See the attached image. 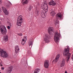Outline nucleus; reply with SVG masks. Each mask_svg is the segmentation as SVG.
Here are the masks:
<instances>
[{
	"label": "nucleus",
	"mask_w": 73,
	"mask_h": 73,
	"mask_svg": "<svg viewBox=\"0 0 73 73\" xmlns=\"http://www.w3.org/2000/svg\"><path fill=\"white\" fill-rule=\"evenodd\" d=\"M69 46H66V48L64 49V50L63 52V54L64 56L65 57V56H68L67 60V61L68 62L69 61V59H70V55H71L70 53L69 52Z\"/></svg>",
	"instance_id": "1"
},
{
	"label": "nucleus",
	"mask_w": 73,
	"mask_h": 73,
	"mask_svg": "<svg viewBox=\"0 0 73 73\" xmlns=\"http://www.w3.org/2000/svg\"><path fill=\"white\" fill-rule=\"evenodd\" d=\"M0 56L4 58H7L8 56V54L5 51L0 48Z\"/></svg>",
	"instance_id": "2"
},
{
	"label": "nucleus",
	"mask_w": 73,
	"mask_h": 73,
	"mask_svg": "<svg viewBox=\"0 0 73 73\" xmlns=\"http://www.w3.org/2000/svg\"><path fill=\"white\" fill-rule=\"evenodd\" d=\"M61 36L60 33L58 32H56L55 35L54 37V40L55 42L56 43L59 42V38L61 37Z\"/></svg>",
	"instance_id": "3"
},
{
	"label": "nucleus",
	"mask_w": 73,
	"mask_h": 73,
	"mask_svg": "<svg viewBox=\"0 0 73 73\" xmlns=\"http://www.w3.org/2000/svg\"><path fill=\"white\" fill-rule=\"evenodd\" d=\"M41 8L44 9V11H45V12H47L48 10V6L46 2H44V4L42 5Z\"/></svg>",
	"instance_id": "4"
},
{
	"label": "nucleus",
	"mask_w": 73,
	"mask_h": 73,
	"mask_svg": "<svg viewBox=\"0 0 73 73\" xmlns=\"http://www.w3.org/2000/svg\"><path fill=\"white\" fill-rule=\"evenodd\" d=\"M0 31L2 34L3 35H5L7 32L6 27L4 25H2L0 28Z\"/></svg>",
	"instance_id": "5"
},
{
	"label": "nucleus",
	"mask_w": 73,
	"mask_h": 73,
	"mask_svg": "<svg viewBox=\"0 0 73 73\" xmlns=\"http://www.w3.org/2000/svg\"><path fill=\"white\" fill-rule=\"evenodd\" d=\"M44 40L46 43L49 42H50V37L48 34H46L44 37Z\"/></svg>",
	"instance_id": "6"
},
{
	"label": "nucleus",
	"mask_w": 73,
	"mask_h": 73,
	"mask_svg": "<svg viewBox=\"0 0 73 73\" xmlns=\"http://www.w3.org/2000/svg\"><path fill=\"white\" fill-rule=\"evenodd\" d=\"M39 5V3H38L37 5L36 6H35V14L36 15H38L40 13V11L39 10V9L38 8V7Z\"/></svg>",
	"instance_id": "7"
},
{
	"label": "nucleus",
	"mask_w": 73,
	"mask_h": 73,
	"mask_svg": "<svg viewBox=\"0 0 73 73\" xmlns=\"http://www.w3.org/2000/svg\"><path fill=\"white\" fill-rule=\"evenodd\" d=\"M62 14L61 13H58L56 15V20L55 21V23H56V24H57V23H59V21H58V20L57 18H60V19H62Z\"/></svg>",
	"instance_id": "8"
},
{
	"label": "nucleus",
	"mask_w": 73,
	"mask_h": 73,
	"mask_svg": "<svg viewBox=\"0 0 73 73\" xmlns=\"http://www.w3.org/2000/svg\"><path fill=\"white\" fill-rule=\"evenodd\" d=\"M8 67L7 69L6 70V72L7 73H11L13 69V67L11 65H9V66Z\"/></svg>",
	"instance_id": "9"
},
{
	"label": "nucleus",
	"mask_w": 73,
	"mask_h": 73,
	"mask_svg": "<svg viewBox=\"0 0 73 73\" xmlns=\"http://www.w3.org/2000/svg\"><path fill=\"white\" fill-rule=\"evenodd\" d=\"M49 66V62L48 60H46L44 61V66L46 68H48Z\"/></svg>",
	"instance_id": "10"
},
{
	"label": "nucleus",
	"mask_w": 73,
	"mask_h": 73,
	"mask_svg": "<svg viewBox=\"0 0 73 73\" xmlns=\"http://www.w3.org/2000/svg\"><path fill=\"white\" fill-rule=\"evenodd\" d=\"M48 32L50 35L53 34V33H54L53 31V27H49L48 28Z\"/></svg>",
	"instance_id": "11"
},
{
	"label": "nucleus",
	"mask_w": 73,
	"mask_h": 73,
	"mask_svg": "<svg viewBox=\"0 0 73 73\" xmlns=\"http://www.w3.org/2000/svg\"><path fill=\"white\" fill-rule=\"evenodd\" d=\"M2 10L4 13L6 15H9V13L8 11H7V9L4 7H2Z\"/></svg>",
	"instance_id": "12"
},
{
	"label": "nucleus",
	"mask_w": 73,
	"mask_h": 73,
	"mask_svg": "<svg viewBox=\"0 0 73 73\" xmlns=\"http://www.w3.org/2000/svg\"><path fill=\"white\" fill-rule=\"evenodd\" d=\"M20 51V48H19V46H17L15 47V52L16 53H18Z\"/></svg>",
	"instance_id": "13"
},
{
	"label": "nucleus",
	"mask_w": 73,
	"mask_h": 73,
	"mask_svg": "<svg viewBox=\"0 0 73 73\" xmlns=\"http://www.w3.org/2000/svg\"><path fill=\"white\" fill-rule=\"evenodd\" d=\"M29 0H22L21 1V3L23 5H25V4H27L29 3Z\"/></svg>",
	"instance_id": "14"
},
{
	"label": "nucleus",
	"mask_w": 73,
	"mask_h": 73,
	"mask_svg": "<svg viewBox=\"0 0 73 73\" xmlns=\"http://www.w3.org/2000/svg\"><path fill=\"white\" fill-rule=\"evenodd\" d=\"M49 5H56V3L53 1H52L49 2Z\"/></svg>",
	"instance_id": "15"
},
{
	"label": "nucleus",
	"mask_w": 73,
	"mask_h": 73,
	"mask_svg": "<svg viewBox=\"0 0 73 73\" xmlns=\"http://www.w3.org/2000/svg\"><path fill=\"white\" fill-rule=\"evenodd\" d=\"M3 39L5 42L8 41V35H6L5 36H4Z\"/></svg>",
	"instance_id": "16"
},
{
	"label": "nucleus",
	"mask_w": 73,
	"mask_h": 73,
	"mask_svg": "<svg viewBox=\"0 0 73 73\" xmlns=\"http://www.w3.org/2000/svg\"><path fill=\"white\" fill-rule=\"evenodd\" d=\"M23 17L21 15H20L17 18V21H20L22 22L23 21Z\"/></svg>",
	"instance_id": "17"
},
{
	"label": "nucleus",
	"mask_w": 73,
	"mask_h": 73,
	"mask_svg": "<svg viewBox=\"0 0 73 73\" xmlns=\"http://www.w3.org/2000/svg\"><path fill=\"white\" fill-rule=\"evenodd\" d=\"M65 59H63L62 63L60 65L61 67H63V66H64V65H65Z\"/></svg>",
	"instance_id": "18"
},
{
	"label": "nucleus",
	"mask_w": 73,
	"mask_h": 73,
	"mask_svg": "<svg viewBox=\"0 0 73 73\" xmlns=\"http://www.w3.org/2000/svg\"><path fill=\"white\" fill-rule=\"evenodd\" d=\"M50 14L52 17H53V16H54L56 14V13H55V11H52L51 12Z\"/></svg>",
	"instance_id": "19"
},
{
	"label": "nucleus",
	"mask_w": 73,
	"mask_h": 73,
	"mask_svg": "<svg viewBox=\"0 0 73 73\" xmlns=\"http://www.w3.org/2000/svg\"><path fill=\"white\" fill-rule=\"evenodd\" d=\"M40 71V70L39 68H36L35 69L34 73H38Z\"/></svg>",
	"instance_id": "20"
},
{
	"label": "nucleus",
	"mask_w": 73,
	"mask_h": 73,
	"mask_svg": "<svg viewBox=\"0 0 73 73\" xmlns=\"http://www.w3.org/2000/svg\"><path fill=\"white\" fill-rule=\"evenodd\" d=\"M21 23H22V22L17 21V25L19 26H21Z\"/></svg>",
	"instance_id": "21"
},
{
	"label": "nucleus",
	"mask_w": 73,
	"mask_h": 73,
	"mask_svg": "<svg viewBox=\"0 0 73 73\" xmlns=\"http://www.w3.org/2000/svg\"><path fill=\"white\" fill-rule=\"evenodd\" d=\"M41 15L42 16V18H45L46 17L45 13H43V14H41Z\"/></svg>",
	"instance_id": "22"
},
{
	"label": "nucleus",
	"mask_w": 73,
	"mask_h": 73,
	"mask_svg": "<svg viewBox=\"0 0 73 73\" xmlns=\"http://www.w3.org/2000/svg\"><path fill=\"white\" fill-rule=\"evenodd\" d=\"M25 40H26V41H27V36H25L24 37V39H22V41L25 42Z\"/></svg>",
	"instance_id": "23"
},
{
	"label": "nucleus",
	"mask_w": 73,
	"mask_h": 73,
	"mask_svg": "<svg viewBox=\"0 0 73 73\" xmlns=\"http://www.w3.org/2000/svg\"><path fill=\"white\" fill-rule=\"evenodd\" d=\"M29 44H30L29 45V46H32V45H33V43L31 41L29 43Z\"/></svg>",
	"instance_id": "24"
},
{
	"label": "nucleus",
	"mask_w": 73,
	"mask_h": 73,
	"mask_svg": "<svg viewBox=\"0 0 73 73\" xmlns=\"http://www.w3.org/2000/svg\"><path fill=\"white\" fill-rule=\"evenodd\" d=\"M60 54H58L56 56V58L59 59V58H60Z\"/></svg>",
	"instance_id": "25"
},
{
	"label": "nucleus",
	"mask_w": 73,
	"mask_h": 73,
	"mask_svg": "<svg viewBox=\"0 0 73 73\" xmlns=\"http://www.w3.org/2000/svg\"><path fill=\"white\" fill-rule=\"evenodd\" d=\"M58 59H58V58H56V59H55V60H53V61H55V62H57L58 61Z\"/></svg>",
	"instance_id": "26"
},
{
	"label": "nucleus",
	"mask_w": 73,
	"mask_h": 73,
	"mask_svg": "<svg viewBox=\"0 0 73 73\" xmlns=\"http://www.w3.org/2000/svg\"><path fill=\"white\" fill-rule=\"evenodd\" d=\"M56 54L55 53H53L52 54V56L53 58H54V57H55V56H56Z\"/></svg>",
	"instance_id": "27"
},
{
	"label": "nucleus",
	"mask_w": 73,
	"mask_h": 73,
	"mask_svg": "<svg viewBox=\"0 0 73 73\" xmlns=\"http://www.w3.org/2000/svg\"><path fill=\"white\" fill-rule=\"evenodd\" d=\"M9 25L11 27H12V24H11V23H9Z\"/></svg>",
	"instance_id": "28"
},
{
	"label": "nucleus",
	"mask_w": 73,
	"mask_h": 73,
	"mask_svg": "<svg viewBox=\"0 0 73 73\" xmlns=\"http://www.w3.org/2000/svg\"><path fill=\"white\" fill-rule=\"evenodd\" d=\"M25 44V42L22 41V45H24Z\"/></svg>",
	"instance_id": "29"
},
{
	"label": "nucleus",
	"mask_w": 73,
	"mask_h": 73,
	"mask_svg": "<svg viewBox=\"0 0 73 73\" xmlns=\"http://www.w3.org/2000/svg\"><path fill=\"white\" fill-rule=\"evenodd\" d=\"M28 9L29 11H31V9H32V7H29Z\"/></svg>",
	"instance_id": "30"
},
{
	"label": "nucleus",
	"mask_w": 73,
	"mask_h": 73,
	"mask_svg": "<svg viewBox=\"0 0 73 73\" xmlns=\"http://www.w3.org/2000/svg\"><path fill=\"white\" fill-rule=\"evenodd\" d=\"M18 35H19V36H22L23 35L22 33L18 34Z\"/></svg>",
	"instance_id": "31"
},
{
	"label": "nucleus",
	"mask_w": 73,
	"mask_h": 73,
	"mask_svg": "<svg viewBox=\"0 0 73 73\" xmlns=\"http://www.w3.org/2000/svg\"><path fill=\"white\" fill-rule=\"evenodd\" d=\"M0 66H3V62H1L0 63Z\"/></svg>",
	"instance_id": "32"
},
{
	"label": "nucleus",
	"mask_w": 73,
	"mask_h": 73,
	"mask_svg": "<svg viewBox=\"0 0 73 73\" xmlns=\"http://www.w3.org/2000/svg\"><path fill=\"white\" fill-rule=\"evenodd\" d=\"M7 28L8 29H10V28H11V27H10L9 26H8L7 27Z\"/></svg>",
	"instance_id": "33"
},
{
	"label": "nucleus",
	"mask_w": 73,
	"mask_h": 73,
	"mask_svg": "<svg viewBox=\"0 0 73 73\" xmlns=\"http://www.w3.org/2000/svg\"><path fill=\"white\" fill-rule=\"evenodd\" d=\"M6 7L7 8H9V5H6Z\"/></svg>",
	"instance_id": "34"
},
{
	"label": "nucleus",
	"mask_w": 73,
	"mask_h": 73,
	"mask_svg": "<svg viewBox=\"0 0 73 73\" xmlns=\"http://www.w3.org/2000/svg\"><path fill=\"white\" fill-rule=\"evenodd\" d=\"M1 69L2 70H4V68L3 67H1Z\"/></svg>",
	"instance_id": "35"
},
{
	"label": "nucleus",
	"mask_w": 73,
	"mask_h": 73,
	"mask_svg": "<svg viewBox=\"0 0 73 73\" xmlns=\"http://www.w3.org/2000/svg\"><path fill=\"white\" fill-rule=\"evenodd\" d=\"M1 0H0V4H1Z\"/></svg>",
	"instance_id": "36"
},
{
	"label": "nucleus",
	"mask_w": 73,
	"mask_h": 73,
	"mask_svg": "<svg viewBox=\"0 0 73 73\" xmlns=\"http://www.w3.org/2000/svg\"><path fill=\"white\" fill-rule=\"evenodd\" d=\"M1 62H2V61L1 60H0V63H1Z\"/></svg>",
	"instance_id": "37"
},
{
	"label": "nucleus",
	"mask_w": 73,
	"mask_h": 73,
	"mask_svg": "<svg viewBox=\"0 0 73 73\" xmlns=\"http://www.w3.org/2000/svg\"><path fill=\"white\" fill-rule=\"evenodd\" d=\"M65 73H68V72H66V71H65Z\"/></svg>",
	"instance_id": "38"
},
{
	"label": "nucleus",
	"mask_w": 73,
	"mask_h": 73,
	"mask_svg": "<svg viewBox=\"0 0 73 73\" xmlns=\"http://www.w3.org/2000/svg\"><path fill=\"white\" fill-rule=\"evenodd\" d=\"M1 12V10H0V13Z\"/></svg>",
	"instance_id": "39"
},
{
	"label": "nucleus",
	"mask_w": 73,
	"mask_h": 73,
	"mask_svg": "<svg viewBox=\"0 0 73 73\" xmlns=\"http://www.w3.org/2000/svg\"><path fill=\"white\" fill-rule=\"evenodd\" d=\"M0 73H1V72H0Z\"/></svg>",
	"instance_id": "40"
},
{
	"label": "nucleus",
	"mask_w": 73,
	"mask_h": 73,
	"mask_svg": "<svg viewBox=\"0 0 73 73\" xmlns=\"http://www.w3.org/2000/svg\"><path fill=\"white\" fill-rule=\"evenodd\" d=\"M0 71H1V70H0Z\"/></svg>",
	"instance_id": "41"
}]
</instances>
